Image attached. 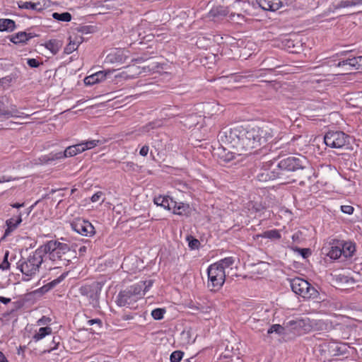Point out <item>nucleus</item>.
Instances as JSON below:
<instances>
[{
  "label": "nucleus",
  "instance_id": "obj_60",
  "mask_svg": "<svg viewBox=\"0 0 362 362\" xmlns=\"http://www.w3.org/2000/svg\"><path fill=\"white\" fill-rule=\"evenodd\" d=\"M37 323H38V324L42 323V319H40V320L37 321Z\"/></svg>",
  "mask_w": 362,
  "mask_h": 362
},
{
  "label": "nucleus",
  "instance_id": "obj_6",
  "mask_svg": "<svg viewBox=\"0 0 362 362\" xmlns=\"http://www.w3.org/2000/svg\"><path fill=\"white\" fill-rule=\"evenodd\" d=\"M141 286V285L134 284L121 291L117 296V305L119 307L129 306L141 299L143 297Z\"/></svg>",
  "mask_w": 362,
  "mask_h": 362
},
{
  "label": "nucleus",
  "instance_id": "obj_50",
  "mask_svg": "<svg viewBox=\"0 0 362 362\" xmlns=\"http://www.w3.org/2000/svg\"><path fill=\"white\" fill-rule=\"evenodd\" d=\"M148 150H149L148 146L144 145L141 148V149L139 151V154L142 156H146L148 153Z\"/></svg>",
  "mask_w": 362,
  "mask_h": 362
},
{
  "label": "nucleus",
  "instance_id": "obj_18",
  "mask_svg": "<svg viewBox=\"0 0 362 362\" xmlns=\"http://www.w3.org/2000/svg\"><path fill=\"white\" fill-rule=\"evenodd\" d=\"M349 66L351 68L359 69L362 67V56H349L346 59H341L337 64V66Z\"/></svg>",
  "mask_w": 362,
  "mask_h": 362
},
{
  "label": "nucleus",
  "instance_id": "obj_28",
  "mask_svg": "<svg viewBox=\"0 0 362 362\" xmlns=\"http://www.w3.org/2000/svg\"><path fill=\"white\" fill-rule=\"evenodd\" d=\"M45 47L53 54H56L62 47V42L57 40H50L45 43Z\"/></svg>",
  "mask_w": 362,
  "mask_h": 362
},
{
  "label": "nucleus",
  "instance_id": "obj_61",
  "mask_svg": "<svg viewBox=\"0 0 362 362\" xmlns=\"http://www.w3.org/2000/svg\"><path fill=\"white\" fill-rule=\"evenodd\" d=\"M132 317L127 316V317H124V320H129V319H132Z\"/></svg>",
  "mask_w": 362,
  "mask_h": 362
},
{
  "label": "nucleus",
  "instance_id": "obj_2",
  "mask_svg": "<svg viewBox=\"0 0 362 362\" xmlns=\"http://www.w3.org/2000/svg\"><path fill=\"white\" fill-rule=\"evenodd\" d=\"M40 249L42 250V255H46V258L53 264V267H49V270L66 267L76 258V250H72L69 244L58 240L47 241Z\"/></svg>",
  "mask_w": 362,
  "mask_h": 362
},
{
  "label": "nucleus",
  "instance_id": "obj_5",
  "mask_svg": "<svg viewBox=\"0 0 362 362\" xmlns=\"http://www.w3.org/2000/svg\"><path fill=\"white\" fill-rule=\"evenodd\" d=\"M99 142V140H90L83 141L81 143L67 147L64 151L50 153L48 155H45L42 156V160L45 163H49V161H53L67 157H72L86 150L93 148L98 146Z\"/></svg>",
  "mask_w": 362,
  "mask_h": 362
},
{
  "label": "nucleus",
  "instance_id": "obj_40",
  "mask_svg": "<svg viewBox=\"0 0 362 362\" xmlns=\"http://www.w3.org/2000/svg\"><path fill=\"white\" fill-rule=\"evenodd\" d=\"M78 47V42L70 41V42L65 47L64 52L67 54L72 53L74 51L77 49Z\"/></svg>",
  "mask_w": 362,
  "mask_h": 362
},
{
  "label": "nucleus",
  "instance_id": "obj_52",
  "mask_svg": "<svg viewBox=\"0 0 362 362\" xmlns=\"http://www.w3.org/2000/svg\"><path fill=\"white\" fill-rule=\"evenodd\" d=\"M294 142L293 140H291V141L290 143L288 144V150H286L285 151V153H291L292 152H294L296 151V149H294L293 148H290V146L291 145H293V143ZM284 152V150H282L280 153V154H282Z\"/></svg>",
  "mask_w": 362,
  "mask_h": 362
},
{
  "label": "nucleus",
  "instance_id": "obj_29",
  "mask_svg": "<svg viewBox=\"0 0 362 362\" xmlns=\"http://www.w3.org/2000/svg\"><path fill=\"white\" fill-rule=\"evenodd\" d=\"M217 152L219 159L224 162H230L235 158V154L229 151H226V148H218Z\"/></svg>",
  "mask_w": 362,
  "mask_h": 362
},
{
  "label": "nucleus",
  "instance_id": "obj_23",
  "mask_svg": "<svg viewBox=\"0 0 362 362\" xmlns=\"http://www.w3.org/2000/svg\"><path fill=\"white\" fill-rule=\"evenodd\" d=\"M341 241L342 256L346 259L353 257L354 252H356L355 243L351 241H345L343 240H341Z\"/></svg>",
  "mask_w": 362,
  "mask_h": 362
},
{
  "label": "nucleus",
  "instance_id": "obj_56",
  "mask_svg": "<svg viewBox=\"0 0 362 362\" xmlns=\"http://www.w3.org/2000/svg\"><path fill=\"white\" fill-rule=\"evenodd\" d=\"M11 206L13 208L18 209V208L24 206V204L23 203H22V204L15 203V204H11Z\"/></svg>",
  "mask_w": 362,
  "mask_h": 362
},
{
  "label": "nucleus",
  "instance_id": "obj_44",
  "mask_svg": "<svg viewBox=\"0 0 362 362\" xmlns=\"http://www.w3.org/2000/svg\"><path fill=\"white\" fill-rule=\"evenodd\" d=\"M64 278V275H62L59 278L53 280L48 284L44 286L42 288L45 289V291H48L50 288H52L54 287L57 284H58Z\"/></svg>",
  "mask_w": 362,
  "mask_h": 362
},
{
  "label": "nucleus",
  "instance_id": "obj_17",
  "mask_svg": "<svg viewBox=\"0 0 362 362\" xmlns=\"http://www.w3.org/2000/svg\"><path fill=\"white\" fill-rule=\"evenodd\" d=\"M259 6L264 11H276L283 6L281 0H257Z\"/></svg>",
  "mask_w": 362,
  "mask_h": 362
},
{
  "label": "nucleus",
  "instance_id": "obj_13",
  "mask_svg": "<svg viewBox=\"0 0 362 362\" xmlns=\"http://www.w3.org/2000/svg\"><path fill=\"white\" fill-rule=\"evenodd\" d=\"M341 245V240L332 239L329 242L327 247L323 249L327 251L326 255L327 257L331 259L336 260L342 256Z\"/></svg>",
  "mask_w": 362,
  "mask_h": 362
},
{
  "label": "nucleus",
  "instance_id": "obj_51",
  "mask_svg": "<svg viewBox=\"0 0 362 362\" xmlns=\"http://www.w3.org/2000/svg\"><path fill=\"white\" fill-rule=\"evenodd\" d=\"M26 349V346H20L17 349V354L19 356H25V351Z\"/></svg>",
  "mask_w": 362,
  "mask_h": 362
},
{
  "label": "nucleus",
  "instance_id": "obj_31",
  "mask_svg": "<svg viewBox=\"0 0 362 362\" xmlns=\"http://www.w3.org/2000/svg\"><path fill=\"white\" fill-rule=\"evenodd\" d=\"M34 11H42L50 6L49 0H33Z\"/></svg>",
  "mask_w": 362,
  "mask_h": 362
},
{
  "label": "nucleus",
  "instance_id": "obj_26",
  "mask_svg": "<svg viewBox=\"0 0 362 362\" xmlns=\"http://www.w3.org/2000/svg\"><path fill=\"white\" fill-rule=\"evenodd\" d=\"M52 332V329L50 327H40L33 336L32 341L37 342L45 337L50 335Z\"/></svg>",
  "mask_w": 362,
  "mask_h": 362
},
{
  "label": "nucleus",
  "instance_id": "obj_21",
  "mask_svg": "<svg viewBox=\"0 0 362 362\" xmlns=\"http://www.w3.org/2000/svg\"><path fill=\"white\" fill-rule=\"evenodd\" d=\"M21 222L22 217L21 213L6 220V224L7 228L5 230L4 235H8L11 232H13L14 230L17 228V227Z\"/></svg>",
  "mask_w": 362,
  "mask_h": 362
},
{
  "label": "nucleus",
  "instance_id": "obj_30",
  "mask_svg": "<svg viewBox=\"0 0 362 362\" xmlns=\"http://www.w3.org/2000/svg\"><path fill=\"white\" fill-rule=\"evenodd\" d=\"M257 236L272 240H279L281 238V233L277 229L266 230Z\"/></svg>",
  "mask_w": 362,
  "mask_h": 362
},
{
  "label": "nucleus",
  "instance_id": "obj_8",
  "mask_svg": "<svg viewBox=\"0 0 362 362\" xmlns=\"http://www.w3.org/2000/svg\"><path fill=\"white\" fill-rule=\"evenodd\" d=\"M207 287L211 291H219L226 281V272L218 267L211 264L207 269Z\"/></svg>",
  "mask_w": 362,
  "mask_h": 362
},
{
  "label": "nucleus",
  "instance_id": "obj_24",
  "mask_svg": "<svg viewBox=\"0 0 362 362\" xmlns=\"http://www.w3.org/2000/svg\"><path fill=\"white\" fill-rule=\"evenodd\" d=\"M4 117L6 118H28L29 115L21 112L16 105H11L7 110H5Z\"/></svg>",
  "mask_w": 362,
  "mask_h": 362
},
{
  "label": "nucleus",
  "instance_id": "obj_15",
  "mask_svg": "<svg viewBox=\"0 0 362 362\" xmlns=\"http://www.w3.org/2000/svg\"><path fill=\"white\" fill-rule=\"evenodd\" d=\"M127 56L122 49H115L110 52L106 58L105 62L111 64H122L126 62Z\"/></svg>",
  "mask_w": 362,
  "mask_h": 362
},
{
  "label": "nucleus",
  "instance_id": "obj_47",
  "mask_svg": "<svg viewBox=\"0 0 362 362\" xmlns=\"http://www.w3.org/2000/svg\"><path fill=\"white\" fill-rule=\"evenodd\" d=\"M298 251L303 258H307L311 255V251L309 248H298Z\"/></svg>",
  "mask_w": 362,
  "mask_h": 362
},
{
  "label": "nucleus",
  "instance_id": "obj_10",
  "mask_svg": "<svg viewBox=\"0 0 362 362\" xmlns=\"http://www.w3.org/2000/svg\"><path fill=\"white\" fill-rule=\"evenodd\" d=\"M100 288L98 283L86 284L79 288V293L85 296L94 307L98 305Z\"/></svg>",
  "mask_w": 362,
  "mask_h": 362
},
{
  "label": "nucleus",
  "instance_id": "obj_25",
  "mask_svg": "<svg viewBox=\"0 0 362 362\" xmlns=\"http://www.w3.org/2000/svg\"><path fill=\"white\" fill-rule=\"evenodd\" d=\"M16 28L13 20L8 18H0V32H12Z\"/></svg>",
  "mask_w": 362,
  "mask_h": 362
},
{
  "label": "nucleus",
  "instance_id": "obj_39",
  "mask_svg": "<svg viewBox=\"0 0 362 362\" xmlns=\"http://www.w3.org/2000/svg\"><path fill=\"white\" fill-rule=\"evenodd\" d=\"M183 356L184 353L182 351H175L170 354V362H180Z\"/></svg>",
  "mask_w": 362,
  "mask_h": 362
},
{
  "label": "nucleus",
  "instance_id": "obj_3",
  "mask_svg": "<svg viewBox=\"0 0 362 362\" xmlns=\"http://www.w3.org/2000/svg\"><path fill=\"white\" fill-rule=\"evenodd\" d=\"M43 262L42 250L40 247L31 252L28 257H22L17 263V268L23 274V280L28 281L35 278Z\"/></svg>",
  "mask_w": 362,
  "mask_h": 362
},
{
  "label": "nucleus",
  "instance_id": "obj_33",
  "mask_svg": "<svg viewBox=\"0 0 362 362\" xmlns=\"http://www.w3.org/2000/svg\"><path fill=\"white\" fill-rule=\"evenodd\" d=\"M138 165L132 161L124 162L122 164V170L124 172H134L136 170Z\"/></svg>",
  "mask_w": 362,
  "mask_h": 362
},
{
  "label": "nucleus",
  "instance_id": "obj_9",
  "mask_svg": "<svg viewBox=\"0 0 362 362\" xmlns=\"http://www.w3.org/2000/svg\"><path fill=\"white\" fill-rule=\"evenodd\" d=\"M327 146L333 148H342L350 144V136L341 131H329L324 136Z\"/></svg>",
  "mask_w": 362,
  "mask_h": 362
},
{
  "label": "nucleus",
  "instance_id": "obj_22",
  "mask_svg": "<svg viewBox=\"0 0 362 362\" xmlns=\"http://www.w3.org/2000/svg\"><path fill=\"white\" fill-rule=\"evenodd\" d=\"M153 202L157 206H160L166 210L171 211L173 199L169 196L159 195L154 197Z\"/></svg>",
  "mask_w": 362,
  "mask_h": 362
},
{
  "label": "nucleus",
  "instance_id": "obj_49",
  "mask_svg": "<svg viewBox=\"0 0 362 362\" xmlns=\"http://www.w3.org/2000/svg\"><path fill=\"white\" fill-rule=\"evenodd\" d=\"M87 324L90 326L96 324L99 327H102V321L98 318L89 320L87 321Z\"/></svg>",
  "mask_w": 362,
  "mask_h": 362
},
{
  "label": "nucleus",
  "instance_id": "obj_11",
  "mask_svg": "<svg viewBox=\"0 0 362 362\" xmlns=\"http://www.w3.org/2000/svg\"><path fill=\"white\" fill-rule=\"evenodd\" d=\"M321 348L322 351L328 352L329 355L336 356L346 354L349 346L346 343L327 341L321 345Z\"/></svg>",
  "mask_w": 362,
  "mask_h": 362
},
{
  "label": "nucleus",
  "instance_id": "obj_34",
  "mask_svg": "<svg viewBox=\"0 0 362 362\" xmlns=\"http://www.w3.org/2000/svg\"><path fill=\"white\" fill-rule=\"evenodd\" d=\"M166 313L165 308H156L151 311V316L156 320H162L164 317V315Z\"/></svg>",
  "mask_w": 362,
  "mask_h": 362
},
{
  "label": "nucleus",
  "instance_id": "obj_62",
  "mask_svg": "<svg viewBox=\"0 0 362 362\" xmlns=\"http://www.w3.org/2000/svg\"><path fill=\"white\" fill-rule=\"evenodd\" d=\"M184 362H191V360L190 359H187Z\"/></svg>",
  "mask_w": 362,
  "mask_h": 362
},
{
  "label": "nucleus",
  "instance_id": "obj_59",
  "mask_svg": "<svg viewBox=\"0 0 362 362\" xmlns=\"http://www.w3.org/2000/svg\"><path fill=\"white\" fill-rule=\"evenodd\" d=\"M192 308L196 310H200V308L197 307V306L192 307Z\"/></svg>",
  "mask_w": 362,
  "mask_h": 362
},
{
  "label": "nucleus",
  "instance_id": "obj_38",
  "mask_svg": "<svg viewBox=\"0 0 362 362\" xmlns=\"http://www.w3.org/2000/svg\"><path fill=\"white\" fill-rule=\"evenodd\" d=\"M9 251L6 250L4 253L2 262L0 264V269L3 271L8 270L10 269V263L8 262Z\"/></svg>",
  "mask_w": 362,
  "mask_h": 362
},
{
  "label": "nucleus",
  "instance_id": "obj_41",
  "mask_svg": "<svg viewBox=\"0 0 362 362\" xmlns=\"http://www.w3.org/2000/svg\"><path fill=\"white\" fill-rule=\"evenodd\" d=\"M187 240L188 245L190 249L195 250L199 247L200 242L197 239L194 238L193 237L191 236L187 238Z\"/></svg>",
  "mask_w": 362,
  "mask_h": 362
},
{
  "label": "nucleus",
  "instance_id": "obj_12",
  "mask_svg": "<svg viewBox=\"0 0 362 362\" xmlns=\"http://www.w3.org/2000/svg\"><path fill=\"white\" fill-rule=\"evenodd\" d=\"M71 228L83 236H91L95 234V228L90 222L88 221L78 218L74 221L71 223Z\"/></svg>",
  "mask_w": 362,
  "mask_h": 362
},
{
  "label": "nucleus",
  "instance_id": "obj_7",
  "mask_svg": "<svg viewBox=\"0 0 362 362\" xmlns=\"http://www.w3.org/2000/svg\"><path fill=\"white\" fill-rule=\"evenodd\" d=\"M292 291L304 298H315L318 291L307 281L297 277L290 280Z\"/></svg>",
  "mask_w": 362,
  "mask_h": 362
},
{
  "label": "nucleus",
  "instance_id": "obj_48",
  "mask_svg": "<svg viewBox=\"0 0 362 362\" xmlns=\"http://www.w3.org/2000/svg\"><path fill=\"white\" fill-rule=\"evenodd\" d=\"M57 339H58V341H57V338L56 337H53L52 343L54 344V346H51L49 349L45 350L44 352L49 353V352L57 349V346H58V344L59 343V338L57 337Z\"/></svg>",
  "mask_w": 362,
  "mask_h": 362
},
{
  "label": "nucleus",
  "instance_id": "obj_63",
  "mask_svg": "<svg viewBox=\"0 0 362 362\" xmlns=\"http://www.w3.org/2000/svg\"><path fill=\"white\" fill-rule=\"evenodd\" d=\"M360 353H361V357H362V348H361V349H360Z\"/></svg>",
  "mask_w": 362,
  "mask_h": 362
},
{
  "label": "nucleus",
  "instance_id": "obj_35",
  "mask_svg": "<svg viewBox=\"0 0 362 362\" xmlns=\"http://www.w3.org/2000/svg\"><path fill=\"white\" fill-rule=\"evenodd\" d=\"M293 328L303 327L306 325V320L303 318H296V320H289L287 323Z\"/></svg>",
  "mask_w": 362,
  "mask_h": 362
},
{
  "label": "nucleus",
  "instance_id": "obj_46",
  "mask_svg": "<svg viewBox=\"0 0 362 362\" xmlns=\"http://www.w3.org/2000/svg\"><path fill=\"white\" fill-rule=\"evenodd\" d=\"M341 210L343 213L351 215L354 213V207L349 205H342Z\"/></svg>",
  "mask_w": 362,
  "mask_h": 362
},
{
  "label": "nucleus",
  "instance_id": "obj_1",
  "mask_svg": "<svg viewBox=\"0 0 362 362\" xmlns=\"http://www.w3.org/2000/svg\"><path fill=\"white\" fill-rule=\"evenodd\" d=\"M272 126L271 124L247 127L238 126L230 129L228 134L225 133L238 151L241 153H250L272 139L275 131Z\"/></svg>",
  "mask_w": 362,
  "mask_h": 362
},
{
  "label": "nucleus",
  "instance_id": "obj_57",
  "mask_svg": "<svg viewBox=\"0 0 362 362\" xmlns=\"http://www.w3.org/2000/svg\"><path fill=\"white\" fill-rule=\"evenodd\" d=\"M7 360L4 354L0 351V362Z\"/></svg>",
  "mask_w": 362,
  "mask_h": 362
},
{
  "label": "nucleus",
  "instance_id": "obj_20",
  "mask_svg": "<svg viewBox=\"0 0 362 362\" xmlns=\"http://www.w3.org/2000/svg\"><path fill=\"white\" fill-rule=\"evenodd\" d=\"M172 211L174 214L179 216H188L190 214V206L188 204L177 202L173 200Z\"/></svg>",
  "mask_w": 362,
  "mask_h": 362
},
{
  "label": "nucleus",
  "instance_id": "obj_4",
  "mask_svg": "<svg viewBox=\"0 0 362 362\" xmlns=\"http://www.w3.org/2000/svg\"><path fill=\"white\" fill-rule=\"evenodd\" d=\"M308 160L306 158L300 154L295 156H288L281 159L276 165V168L271 170L267 174L269 179L281 178L286 172H294L306 168Z\"/></svg>",
  "mask_w": 362,
  "mask_h": 362
},
{
  "label": "nucleus",
  "instance_id": "obj_53",
  "mask_svg": "<svg viewBox=\"0 0 362 362\" xmlns=\"http://www.w3.org/2000/svg\"><path fill=\"white\" fill-rule=\"evenodd\" d=\"M11 301V299L9 298H6L0 296V302L4 303V305H6L9 303Z\"/></svg>",
  "mask_w": 362,
  "mask_h": 362
},
{
  "label": "nucleus",
  "instance_id": "obj_45",
  "mask_svg": "<svg viewBox=\"0 0 362 362\" xmlns=\"http://www.w3.org/2000/svg\"><path fill=\"white\" fill-rule=\"evenodd\" d=\"M27 64L31 68H37L42 63L39 62L36 59L31 58L27 59Z\"/></svg>",
  "mask_w": 362,
  "mask_h": 362
},
{
  "label": "nucleus",
  "instance_id": "obj_37",
  "mask_svg": "<svg viewBox=\"0 0 362 362\" xmlns=\"http://www.w3.org/2000/svg\"><path fill=\"white\" fill-rule=\"evenodd\" d=\"M153 281L152 280H148V281H141L135 285H141L142 286V292H143V296L146 294V293L149 290V288L152 286Z\"/></svg>",
  "mask_w": 362,
  "mask_h": 362
},
{
  "label": "nucleus",
  "instance_id": "obj_27",
  "mask_svg": "<svg viewBox=\"0 0 362 362\" xmlns=\"http://www.w3.org/2000/svg\"><path fill=\"white\" fill-rule=\"evenodd\" d=\"M234 262L235 259L233 257H227L214 263L213 265L218 267L225 272L226 269L230 267Z\"/></svg>",
  "mask_w": 362,
  "mask_h": 362
},
{
  "label": "nucleus",
  "instance_id": "obj_16",
  "mask_svg": "<svg viewBox=\"0 0 362 362\" xmlns=\"http://www.w3.org/2000/svg\"><path fill=\"white\" fill-rule=\"evenodd\" d=\"M358 4H362V0H335L329 9L334 12L341 8H349Z\"/></svg>",
  "mask_w": 362,
  "mask_h": 362
},
{
  "label": "nucleus",
  "instance_id": "obj_43",
  "mask_svg": "<svg viewBox=\"0 0 362 362\" xmlns=\"http://www.w3.org/2000/svg\"><path fill=\"white\" fill-rule=\"evenodd\" d=\"M104 196V192L102 191H98L93 194V196L90 197V200L92 202H97L102 199L101 202L103 203L105 199Z\"/></svg>",
  "mask_w": 362,
  "mask_h": 362
},
{
  "label": "nucleus",
  "instance_id": "obj_58",
  "mask_svg": "<svg viewBox=\"0 0 362 362\" xmlns=\"http://www.w3.org/2000/svg\"><path fill=\"white\" fill-rule=\"evenodd\" d=\"M86 247L85 246H83V247H81L80 249H79V252H85L86 251Z\"/></svg>",
  "mask_w": 362,
  "mask_h": 362
},
{
  "label": "nucleus",
  "instance_id": "obj_55",
  "mask_svg": "<svg viewBox=\"0 0 362 362\" xmlns=\"http://www.w3.org/2000/svg\"><path fill=\"white\" fill-rule=\"evenodd\" d=\"M4 102L0 100V117H4L5 108L4 107Z\"/></svg>",
  "mask_w": 362,
  "mask_h": 362
},
{
  "label": "nucleus",
  "instance_id": "obj_54",
  "mask_svg": "<svg viewBox=\"0 0 362 362\" xmlns=\"http://www.w3.org/2000/svg\"><path fill=\"white\" fill-rule=\"evenodd\" d=\"M13 180V178L11 176H3L0 178V183H3L5 182H10Z\"/></svg>",
  "mask_w": 362,
  "mask_h": 362
},
{
  "label": "nucleus",
  "instance_id": "obj_19",
  "mask_svg": "<svg viewBox=\"0 0 362 362\" xmlns=\"http://www.w3.org/2000/svg\"><path fill=\"white\" fill-rule=\"evenodd\" d=\"M35 34L33 33H27L25 31H21L11 35L10 41L14 44L27 43V42L35 37Z\"/></svg>",
  "mask_w": 362,
  "mask_h": 362
},
{
  "label": "nucleus",
  "instance_id": "obj_42",
  "mask_svg": "<svg viewBox=\"0 0 362 362\" xmlns=\"http://www.w3.org/2000/svg\"><path fill=\"white\" fill-rule=\"evenodd\" d=\"M18 6L20 8H22V9L34 10L33 0H30L29 1H20L18 2Z\"/></svg>",
  "mask_w": 362,
  "mask_h": 362
},
{
  "label": "nucleus",
  "instance_id": "obj_32",
  "mask_svg": "<svg viewBox=\"0 0 362 362\" xmlns=\"http://www.w3.org/2000/svg\"><path fill=\"white\" fill-rule=\"evenodd\" d=\"M52 16L54 19L59 21L69 22L71 20V15L69 12H64L62 13L54 12L52 13Z\"/></svg>",
  "mask_w": 362,
  "mask_h": 362
},
{
  "label": "nucleus",
  "instance_id": "obj_14",
  "mask_svg": "<svg viewBox=\"0 0 362 362\" xmlns=\"http://www.w3.org/2000/svg\"><path fill=\"white\" fill-rule=\"evenodd\" d=\"M114 70L100 71L84 78V83L86 86H93L105 80L107 76L112 73Z\"/></svg>",
  "mask_w": 362,
  "mask_h": 362
},
{
  "label": "nucleus",
  "instance_id": "obj_36",
  "mask_svg": "<svg viewBox=\"0 0 362 362\" xmlns=\"http://www.w3.org/2000/svg\"><path fill=\"white\" fill-rule=\"evenodd\" d=\"M276 333L279 335L284 334V327L279 324L272 325L267 331V334Z\"/></svg>",
  "mask_w": 362,
  "mask_h": 362
}]
</instances>
